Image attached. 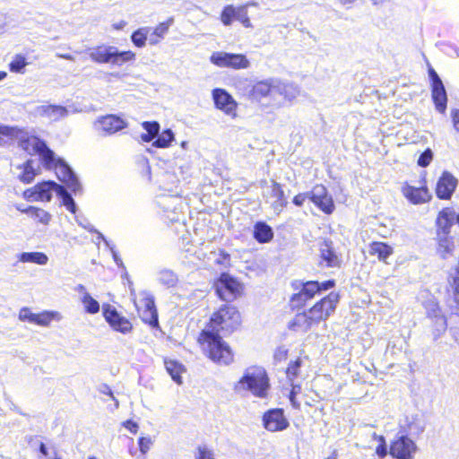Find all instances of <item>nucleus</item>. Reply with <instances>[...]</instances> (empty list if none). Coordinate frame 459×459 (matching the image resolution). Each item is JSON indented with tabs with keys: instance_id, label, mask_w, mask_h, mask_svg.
<instances>
[{
	"instance_id": "56",
	"label": "nucleus",
	"mask_w": 459,
	"mask_h": 459,
	"mask_svg": "<svg viewBox=\"0 0 459 459\" xmlns=\"http://www.w3.org/2000/svg\"><path fill=\"white\" fill-rule=\"evenodd\" d=\"M249 5H255V4L252 3V4H246L239 5V11L238 13V17H237L236 21H238L240 22L243 20H246L247 18H248L247 7Z\"/></svg>"
},
{
	"instance_id": "41",
	"label": "nucleus",
	"mask_w": 459,
	"mask_h": 459,
	"mask_svg": "<svg viewBox=\"0 0 459 459\" xmlns=\"http://www.w3.org/2000/svg\"><path fill=\"white\" fill-rule=\"evenodd\" d=\"M238 11L239 6H234L232 4L226 5L221 13V21L223 25H231L233 20H237Z\"/></svg>"
},
{
	"instance_id": "52",
	"label": "nucleus",
	"mask_w": 459,
	"mask_h": 459,
	"mask_svg": "<svg viewBox=\"0 0 459 459\" xmlns=\"http://www.w3.org/2000/svg\"><path fill=\"white\" fill-rule=\"evenodd\" d=\"M143 129L152 137L155 138L159 135L160 132V124L156 121L154 122H143L142 124Z\"/></svg>"
},
{
	"instance_id": "26",
	"label": "nucleus",
	"mask_w": 459,
	"mask_h": 459,
	"mask_svg": "<svg viewBox=\"0 0 459 459\" xmlns=\"http://www.w3.org/2000/svg\"><path fill=\"white\" fill-rule=\"evenodd\" d=\"M173 22L174 19L170 17L166 22H160L153 30L152 29L150 34L148 35L149 44L152 46L159 44L160 40L164 39Z\"/></svg>"
},
{
	"instance_id": "51",
	"label": "nucleus",
	"mask_w": 459,
	"mask_h": 459,
	"mask_svg": "<svg viewBox=\"0 0 459 459\" xmlns=\"http://www.w3.org/2000/svg\"><path fill=\"white\" fill-rule=\"evenodd\" d=\"M291 385V391L290 393V401L291 403V405L295 409H299L300 403L297 401L296 396L300 393L301 386L299 384H295L294 382H290Z\"/></svg>"
},
{
	"instance_id": "34",
	"label": "nucleus",
	"mask_w": 459,
	"mask_h": 459,
	"mask_svg": "<svg viewBox=\"0 0 459 459\" xmlns=\"http://www.w3.org/2000/svg\"><path fill=\"white\" fill-rule=\"evenodd\" d=\"M427 313L430 317L436 318V325L438 331L444 332L446 329V320L444 316L440 315V309L436 302H429L427 306Z\"/></svg>"
},
{
	"instance_id": "7",
	"label": "nucleus",
	"mask_w": 459,
	"mask_h": 459,
	"mask_svg": "<svg viewBox=\"0 0 459 459\" xmlns=\"http://www.w3.org/2000/svg\"><path fill=\"white\" fill-rule=\"evenodd\" d=\"M333 286V281H326L323 282L307 281L302 283L301 290L292 296L291 302L295 306H301L308 299H313L315 295L319 293L321 290H327Z\"/></svg>"
},
{
	"instance_id": "48",
	"label": "nucleus",
	"mask_w": 459,
	"mask_h": 459,
	"mask_svg": "<svg viewBox=\"0 0 459 459\" xmlns=\"http://www.w3.org/2000/svg\"><path fill=\"white\" fill-rule=\"evenodd\" d=\"M26 58L22 55H16L9 64L11 72L22 73L23 68L27 65Z\"/></svg>"
},
{
	"instance_id": "38",
	"label": "nucleus",
	"mask_w": 459,
	"mask_h": 459,
	"mask_svg": "<svg viewBox=\"0 0 459 459\" xmlns=\"http://www.w3.org/2000/svg\"><path fill=\"white\" fill-rule=\"evenodd\" d=\"M22 212L30 214L34 220L43 225L49 224L52 219L49 212L35 206H29L26 210H22Z\"/></svg>"
},
{
	"instance_id": "20",
	"label": "nucleus",
	"mask_w": 459,
	"mask_h": 459,
	"mask_svg": "<svg viewBox=\"0 0 459 459\" xmlns=\"http://www.w3.org/2000/svg\"><path fill=\"white\" fill-rule=\"evenodd\" d=\"M311 314L307 312L297 314L289 323V327L294 332L306 333L316 323L311 320Z\"/></svg>"
},
{
	"instance_id": "57",
	"label": "nucleus",
	"mask_w": 459,
	"mask_h": 459,
	"mask_svg": "<svg viewBox=\"0 0 459 459\" xmlns=\"http://www.w3.org/2000/svg\"><path fill=\"white\" fill-rule=\"evenodd\" d=\"M100 392L101 394H107V395H109L111 397V399L115 402V407L116 408H118L119 406V403L118 401L116 399V397L113 395V392L111 390V388L106 385V384H103L100 386Z\"/></svg>"
},
{
	"instance_id": "16",
	"label": "nucleus",
	"mask_w": 459,
	"mask_h": 459,
	"mask_svg": "<svg viewBox=\"0 0 459 459\" xmlns=\"http://www.w3.org/2000/svg\"><path fill=\"white\" fill-rule=\"evenodd\" d=\"M19 319L21 321H29L41 326H48L54 319H60L58 312L44 311L39 314L32 313L28 307H23L19 312Z\"/></svg>"
},
{
	"instance_id": "27",
	"label": "nucleus",
	"mask_w": 459,
	"mask_h": 459,
	"mask_svg": "<svg viewBox=\"0 0 459 459\" xmlns=\"http://www.w3.org/2000/svg\"><path fill=\"white\" fill-rule=\"evenodd\" d=\"M156 281L163 287L170 289L178 285L179 279L178 274L173 270L162 268L157 272Z\"/></svg>"
},
{
	"instance_id": "60",
	"label": "nucleus",
	"mask_w": 459,
	"mask_h": 459,
	"mask_svg": "<svg viewBox=\"0 0 459 459\" xmlns=\"http://www.w3.org/2000/svg\"><path fill=\"white\" fill-rule=\"evenodd\" d=\"M123 426L128 429L131 433L135 434L138 431V424L136 422H134L133 420H126L123 423Z\"/></svg>"
},
{
	"instance_id": "35",
	"label": "nucleus",
	"mask_w": 459,
	"mask_h": 459,
	"mask_svg": "<svg viewBox=\"0 0 459 459\" xmlns=\"http://www.w3.org/2000/svg\"><path fill=\"white\" fill-rule=\"evenodd\" d=\"M254 237L260 243H266L270 241L273 233L270 226L264 222H257L254 229Z\"/></svg>"
},
{
	"instance_id": "11",
	"label": "nucleus",
	"mask_w": 459,
	"mask_h": 459,
	"mask_svg": "<svg viewBox=\"0 0 459 459\" xmlns=\"http://www.w3.org/2000/svg\"><path fill=\"white\" fill-rule=\"evenodd\" d=\"M60 185L53 181H44L24 192V197L31 201L49 202L52 193L56 194V187Z\"/></svg>"
},
{
	"instance_id": "24",
	"label": "nucleus",
	"mask_w": 459,
	"mask_h": 459,
	"mask_svg": "<svg viewBox=\"0 0 459 459\" xmlns=\"http://www.w3.org/2000/svg\"><path fill=\"white\" fill-rule=\"evenodd\" d=\"M320 254L323 261L329 267H336L340 265L341 260L333 248L332 242L324 240L320 244Z\"/></svg>"
},
{
	"instance_id": "47",
	"label": "nucleus",
	"mask_w": 459,
	"mask_h": 459,
	"mask_svg": "<svg viewBox=\"0 0 459 459\" xmlns=\"http://www.w3.org/2000/svg\"><path fill=\"white\" fill-rule=\"evenodd\" d=\"M142 320L152 326L158 325V314L156 309L138 311Z\"/></svg>"
},
{
	"instance_id": "45",
	"label": "nucleus",
	"mask_w": 459,
	"mask_h": 459,
	"mask_svg": "<svg viewBox=\"0 0 459 459\" xmlns=\"http://www.w3.org/2000/svg\"><path fill=\"white\" fill-rule=\"evenodd\" d=\"M82 302L87 313L96 314L99 312V302L96 299H94L88 292H84V295L82 297Z\"/></svg>"
},
{
	"instance_id": "21",
	"label": "nucleus",
	"mask_w": 459,
	"mask_h": 459,
	"mask_svg": "<svg viewBox=\"0 0 459 459\" xmlns=\"http://www.w3.org/2000/svg\"><path fill=\"white\" fill-rule=\"evenodd\" d=\"M407 436L418 437L425 430L424 420L419 415L407 417L405 424L401 426Z\"/></svg>"
},
{
	"instance_id": "10",
	"label": "nucleus",
	"mask_w": 459,
	"mask_h": 459,
	"mask_svg": "<svg viewBox=\"0 0 459 459\" xmlns=\"http://www.w3.org/2000/svg\"><path fill=\"white\" fill-rule=\"evenodd\" d=\"M216 108L231 118L237 117L238 103L224 89L216 88L212 92Z\"/></svg>"
},
{
	"instance_id": "44",
	"label": "nucleus",
	"mask_w": 459,
	"mask_h": 459,
	"mask_svg": "<svg viewBox=\"0 0 459 459\" xmlns=\"http://www.w3.org/2000/svg\"><path fill=\"white\" fill-rule=\"evenodd\" d=\"M173 140V132L170 129H167L158 135V138L153 142L152 145L158 148H167Z\"/></svg>"
},
{
	"instance_id": "5",
	"label": "nucleus",
	"mask_w": 459,
	"mask_h": 459,
	"mask_svg": "<svg viewBox=\"0 0 459 459\" xmlns=\"http://www.w3.org/2000/svg\"><path fill=\"white\" fill-rule=\"evenodd\" d=\"M210 61L212 64L221 68L241 70L250 67V61L243 54L216 51L211 55Z\"/></svg>"
},
{
	"instance_id": "40",
	"label": "nucleus",
	"mask_w": 459,
	"mask_h": 459,
	"mask_svg": "<svg viewBox=\"0 0 459 459\" xmlns=\"http://www.w3.org/2000/svg\"><path fill=\"white\" fill-rule=\"evenodd\" d=\"M152 30L151 27H142L133 32L131 40L137 48H143L146 40L149 39V34Z\"/></svg>"
},
{
	"instance_id": "17",
	"label": "nucleus",
	"mask_w": 459,
	"mask_h": 459,
	"mask_svg": "<svg viewBox=\"0 0 459 459\" xmlns=\"http://www.w3.org/2000/svg\"><path fill=\"white\" fill-rule=\"evenodd\" d=\"M457 179L449 172H444L437 181L436 194L440 199H449L457 186Z\"/></svg>"
},
{
	"instance_id": "12",
	"label": "nucleus",
	"mask_w": 459,
	"mask_h": 459,
	"mask_svg": "<svg viewBox=\"0 0 459 459\" xmlns=\"http://www.w3.org/2000/svg\"><path fill=\"white\" fill-rule=\"evenodd\" d=\"M416 450V444L407 435H403L391 444L389 453L397 459H412Z\"/></svg>"
},
{
	"instance_id": "29",
	"label": "nucleus",
	"mask_w": 459,
	"mask_h": 459,
	"mask_svg": "<svg viewBox=\"0 0 459 459\" xmlns=\"http://www.w3.org/2000/svg\"><path fill=\"white\" fill-rule=\"evenodd\" d=\"M113 46H100L90 51V58L100 64H109Z\"/></svg>"
},
{
	"instance_id": "30",
	"label": "nucleus",
	"mask_w": 459,
	"mask_h": 459,
	"mask_svg": "<svg viewBox=\"0 0 459 459\" xmlns=\"http://www.w3.org/2000/svg\"><path fill=\"white\" fill-rule=\"evenodd\" d=\"M403 193L407 199L415 204L424 203L428 199V192L424 188L407 186L403 188Z\"/></svg>"
},
{
	"instance_id": "64",
	"label": "nucleus",
	"mask_w": 459,
	"mask_h": 459,
	"mask_svg": "<svg viewBox=\"0 0 459 459\" xmlns=\"http://www.w3.org/2000/svg\"><path fill=\"white\" fill-rule=\"evenodd\" d=\"M141 138L143 142L145 143H149L151 142L152 140H153L154 138H152L148 133L147 134H143L141 135Z\"/></svg>"
},
{
	"instance_id": "32",
	"label": "nucleus",
	"mask_w": 459,
	"mask_h": 459,
	"mask_svg": "<svg viewBox=\"0 0 459 459\" xmlns=\"http://www.w3.org/2000/svg\"><path fill=\"white\" fill-rule=\"evenodd\" d=\"M368 252L371 255H377L380 261L385 262L393 254L394 250L391 246L383 242H373L369 246Z\"/></svg>"
},
{
	"instance_id": "50",
	"label": "nucleus",
	"mask_w": 459,
	"mask_h": 459,
	"mask_svg": "<svg viewBox=\"0 0 459 459\" xmlns=\"http://www.w3.org/2000/svg\"><path fill=\"white\" fill-rule=\"evenodd\" d=\"M373 438L379 442L378 446L376 448V454L380 457L384 458L387 455V446L385 444V439L383 436H378L376 433L373 434Z\"/></svg>"
},
{
	"instance_id": "6",
	"label": "nucleus",
	"mask_w": 459,
	"mask_h": 459,
	"mask_svg": "<svg viewBox=\"0 0 459 459\" xmlns=\"http://www.w3.org/2000/svg\"><path fill=\"white\" fill-rule=\"evenodd\" d=\"M339 303V294L331 292L327 296L322 298L310 309L311 320L316 325L321 321H325L335 310Z\"/></svg>"
},
{
	"instance_id": "61",
	"label": "nucleus",
	"mask_w": 459,
	"mask_h": 459,
	"mask_svg": "<svg viewBox=\"0 0 459 459\" xmlns=\"http://www.w3.org/2000/svg\"><path fill=\"white\" fill-rule=\"evenodd\" d=\"M429 77L432 81V86L442 82L441 79L439 78V76L437 75V74L435 72V70L433 68H429Z\"/></svg>"
},
{
	"instance_id": "19",
	"label": "nucleus",
	"mask_w": 459,
	"mask_h": 459,
	"mask_svg": "<svg viewBox=\"0 0 459 459\" xmlns=\"http://www.w3.org/2000/svg\"><path fill=\"white\" fill-rule=\"evenodd\" d=\"M276 83L277 80L274 79H268L256 82L254 84L251 91L252 97L257 100H261L266 97L274 98L276 96Z\"/></svg>"
},
{
	"instance_id": "49",
	"label": "nucleus",
	"mask_w": 459,
	"mask_h": 459,
	"mask_svg": "<svg viewBox=\"0 0 459 459\" xmlns=\"http://www.w3.org/2000/svg\"><path fill=\"white\" fill-rule=\"evenodd\" d=\"M301 363L302 360L300 359H297L295 361L290 362L287 368L286 375L290 382H294V378L299 376Z\"/></svg>"
},
{
	"instance_id": "9",
	"label": "nucleus",
	"mask_w": 459,
	"mask_h": 459,
	"mask_svg": "<svg viewBox=\"0 0 459 459\" xmlns=\"http://www.w3.org/2000/svg\"><path fill=\"white\" fill-rule=\"evenodd\" d=\"M126 126L127 123L116 115L103 116L94 122L95 130L101 135L113 134Z\"/></svg>"
},
{
	"instance_id": "53",
	"label": "nucleus",
	"mask_w": 459,
	"mask_h": 459,
	"mask_svg": "<svg viewBox=\"0 0 459 459\" xmlns=\"http://www.w3.org/2000/svg\"><path fill=\"white\" fill-rule=\"evenodd\" d=\"M433 159V153L431 150L428 149L424 152L420 154V156L418 159V165L420 167H427L429 165Z\"/></svg>"
},
{
	"instance_id": "4",
	"label": "nucleus",
	"mask_w": 459,
	"mask_h": 459,
	"mask_svg": "<svg viewBox=\"0 0 459 459\" xmlns=\"http://www.w3.org/2000/svg\"><path fill=\"white\" fill-rule=\"evenodd\" d=\"M241 324V316L238 309L233 306L225 305L211 317L210 332L218 333L220 331L231 333Z\"/></svg>"
},
{
	"instance_id": "3",
	"label": "nucleus",
	"mask_w": 459,
	"mask_h": 459,
	"mask_svg": "<svg viewBox=\"0 0 459 459\" xmlns=\"http://www.w3.org/2000/svg\"><path fill=\"white\" fill-rule=\"evenodd\" d=\"M199 342L204 351L215 363L229 365L233 361L230 347L218 334L205 330L202 333Z\"/></svg>"
},
{
	"instance_id": "23",
	"label": "nucleus",
	"mask_w": 459,
	"mask_h": 459,
	"mask_svg": "<svg viewBox=\"0 0 459 459\" xmlns=\"http://www.w3.org/2000/svg\"><path fill=\"white\" fill-rule=\"evenodd\" d=\"M37 113L50 120L56 121L68 114L66 108L58 105H43L37 108Z\"/></svg>"
},
{
	"instance_id": "33",
	"label": "nucleus",
	"mask_w": 459,
	"mask_h": 459,
	"mask_svg": "<svg viewBox=\"0 0 459 459\" xmlns=\"http://www.w3.org/2000/svg\"><path fill=\"white\" fill-rule=\"evenodd\" d=\"M134 59L135 54L133 51H119L116 47H113L109 64L112 65L121 66L127 62L134 61Z\"/></svg>"
},
{
	"instance_id": "37",
	"label": "nucleus",
	"mask_w": 459,
	"mask_h": 459,
	"mask_svg": "<svg viewBox=\"0 0 459 459\" xmlns=\"http://www.w3.org/2000/svg\"><path fill=\"white\" fill-rule=\"evenodd\" d=\"M164 364L167 372L171 376L172 379L178 385L182 384L181 374L184 371L183 365L173 359H165Z\"/></svg>"
},
{
	"instance_id": "58",
	"label": "nucleus",
	"mask_w": 459,
	"mask_h": 459,
	"mask_svg": "<svg viewBox=\"0 0 459 459\" xmlns=\"http://www.w3.org/2000/svg\"><path fill=\"white\" fill-rule=\"evenodd\" d=\"M198 459H215L213 453L206 447H199Z\"/></svg>"
},
{
	"instance_id": "59",
	"label": "nucleus",
	"mask_w": 459,
	"mask_h": 459,
	"mask_svg": "<svg viewBox=\"0 0 459 459\" xmlns=\"http://www.w3.org/2000/svg\"><path fill=\"white\" fill-rule=\"evenodd\" d=\"M309 198V194H299L293 198V204L297 206H302L305 201Z\"/></svg>"
},
{
	"instance_id": "36",
	"label": "nucleus",
	"mask_w": 459,
	"mask_h": 459,
	"mask_svg": "<svg viewBox=\"0 0 459 459\" xmlns=\"http://www.w3.org/2000/svg\"><path fill=\"white\" fill-rule=\"evenodd\" d=\"M22 263H33L39 265L47 264L48 257L42 252H23L19 255Z\"/></svg>"
},
{
	"instance_id": "1",
	"label": "nucleus",
	"mask_w": 459,
	"mask_h": 459,
	"mask_svg": "<svg viewBox=\"0 0 459 459\" xmlns=\"http://www.w3.org/2000/svg\"><path fill=\"white\" fill-rule=\"evenodd\" d=\"M21 137V146L30 154L37 153L40 156L43 165L48 169H54L58 179L66 184L74 193L81 192L82 186L71 167L61 158H57L46 143L36 136L23 139Z\"/></svg>"
},
{
	"instance_id": "15",
	"label": "nucleus",
	"mask_w": 459,
	"mask_h": 459,
	"mask_svg": "<svg viewBox=\"0 0 459 459\" xmlns=\"http://www.w3.org/2000/svg\"><path fill=\"white\" fill-rule=\"evenodd\" d=\"M263 424L265 429L271 432L281 431L289 427V421L281 409L266 411L263 416Z\"/></svg>"
},
{
	"instance_id": "28",
	"label": "nucleus",
	"mask_w": 459,
	"mask_h": 459,
	"mask_svg": "<svg viewBox=\"0 0 459 459\" xmlns=\"http://www.w3.org/2000/svg\"><path fill=\"white\" fill-rule=\"evenodd\" d=\"M275 87L276 95L282 96L283 99L289 102H291L299 95V89L295 84L277 81Z\"/></svg>"
},
{
	"instance_id": "43",
	"label": "nucleus",
	"mask_w": 459,
	"mask_h": 459,
	"mask_svg": "<svg viewBox=\"0 0 459 459\" xmlns=\"http://www.w3.org/2000/svg\"><path fill=\"white\" fill-rule=\"evenodd\" d=\"M137 311L156 309L153 298L148 293H142L139 299L134 300Z\"/></svg>"
},
{
	"instance_id": "54",
	"label": "nucleus",
	"mask_w": 459,
	"mask_h": 459,
	"mask_svg": "<svg viewBox=\"0 0 459 459\" xmlns=\"http://www.w3.org/2000/svg\"><path fill=\"white\" fill-rule=\"evenodd\" d=\"M138 445L141 454L143 456L150 450L152 445V440L149 437H143L139 438Z\"/></svg>"
},
{
	"instance_id": "2",
	"label": "nucleus",
	"mask_w": 459,
	"mask_h": 459,
	"mask_svg": "<svg viewBox=\"0 0 459 459\" xmlns=\"http://www.w3.org/2000/svg\"><path fill=\"white\" fill-rule=\"evenodd\" d=\"M270 389L269 377L262 367L246 368L241 378L236 383L234 390L238 394L249 393L258 398H266Z\"/></svg>"
},
{
	"instance_id": "13",
	"label": "nucleus",
	"mask_w": 459,
	"mask_h": 459,
	"mask_svg": "<svg viewBox=\"0 0 459 459\" xmlns=\"http://www.w3.org/2000/svg\"><path fill=\"white\" fill-rule=\"evenodd\" d=\"M264 197L276 214H279L288 203L281 185L275 181H272V185L264 192Z\"/></svg>"
},
{
	"instance_id": "18",
	"label": "nucleus",
	"mask_w": 459,
	"mask_h": 459,
	"mask_svg": "<svg viewBox=\"0 0 459 459\" xmlns=\"http://www.w3.org/2000/svg\"><path fill=\"white\" fill-rule=\"evenodd\" d=\"M104 316L112 328L122 333H127L132 330V324L124 316H121L116 309L110 307L104 310Z\"/></svg>"
},
{
	"instance_id": "8",
	"label": "nucleus",
	"mask_w": 459,
	"mask_h": 459,
	"mask_svg": "<svg viewBox=\"0 0 459 459\" xmlns=\"http://www.w3.org/2000/svg\"><path fill=\"white\" fill-rule=\"evenodd\" d=\"M215 290L221 299L232 301L241 294L242 285L230 274L222 273L215 283Z\"/></svg>"
},
{
	"instance_id": "63",
	"label": "nucleus",
	"mask_w": 459,
	"mask_h": 459,
	"mask_svg": "<svg viewBox=\"0 0 459 459\" xmlns=\"http://www.w3.org/2000/svg\"><path fill=\"white\" fill-rule=\"evenodd\" d=\"M126 21H120V22H118L117 23H114L113 24V28L115 30H123L126 27Z\"/></svg>"
},
{
	"instance_id": "14",
	"label": "nucleus",
	"mask_w": 459,
	"mask_h": 459,
	"mask_svg": "<svg viewBox=\"0 0 459 459\" xmlns=\"http://www.w3.org/2000/svg\"><path fill=\"white\" fill-rule=\"evenodd\" d=\"M308 194L309 199L324 212L331 214L333 212V198L323 185H316Z\"/></svg>"
},
{
	"instance_id": "46",
	"label": "nucleus",
	"mask_w": 459,
	"mask_h": 459,
	"mask_svg": "<svg viewBox=\"0 0 459 459\" xmlns=\"http://www.w3.org/2000/svg\"><path fill=\"white\" fill-rule=\"evenodd\" d=\"M23 133L22 129L17 126H6L0 123V134L6 136L10 139H16Z\"/></svg>"
},
{
	"instance_id": "62",
	"label": "nucleus",
	"mask_w": 459,
	"mask_h": 459,
	"mask_svg": "<svg viewBox=\"0 0 459 459\" xmlns=\"http://www.w3.org/2000/svg\"><path fill=\"white\" fill-rule=\"evenodd\" d=\"M453 120L455 128L459 132V110L454 113Z\"/></svg>"
},
{
	"instance_id": "55",
	"label": "nucleus",
	"mask_w": 459,
	"mask_h": 459,
	"mask_svg": "<svg viewBox=\"0 0 459 459\" xmlns=\"http://www.w3.org/2000/svg\"><path fill=\"white\" fill-rule=\"evenodd\" d=\"M76 221L83 229H85L91 232H96L98 234V238L103 240L107 245H108V243L106 240V238H104V236L100 232L97 231L90 222H88L86 221H82L79 219H76Z\"/></svg>"
},
{
	"instance_id": "25",
	"label": "nucleus",
	"mask_w": 459,
	"mask_h": 459,
	"mask_svg": "<svg viewBox=\"0 0 459 459\" xmlns=\"http://www.w3.org/2000/svg\"><path fill=\"white\" fill-rule=\"evenodd\" d=\"M437 253L444 259L452 255L455 250V242L449 234H437Z\"/></svg>"
},
{
	"instance_id": "22",
	"label": "nucleus",
	"mask_w": 459,
	"mask_h": 459,
	"mask_svg": "<svg viewBox=\"0 0 459 459\" xmlns=\"http://www.w3.org/2000/svg\"><path fill=\"white\" fill-rule=\"evenodd\" d=\"M455 218V212L450 209L442 210L437 219V234H449Z\"/></svg>"
},
{
	"instance_id": "31",
	"label": "nucleus",
	"mask_w": 459,
	"mask_h": 459,
	"mask_svg": "<svg viewBox=\"0 0 459 459\" xmlns=\"http://www.w3.org/2000/svg\"><path fill=\"white\" fill-rule=\"evenodd\" d=\"M432 98L436 108L439 112H444L446 108V92L443 82L432 86Z\"/></svg>"
},
{
	"instance_id": "39",
	"label": "nucleus",
	"mask_w": 459,
	"mask_h": 459,
	"mask_svg": "<svg viewBox=\"0 0 459 459\" xmlns=\"http://www.w3.org/2000/svg\"><path fill=\"white\" fill-rule=\"evenodd\" d=\"M18 169H22L21 174L18 176L19 179L26 184L30 183L37 174L33 167V161L30 160H28L22 165L19 166Z\"/></svg>"
},
{
	"instance_id": "42",
	"label": "nucleus",
	"mask_w": 459,
	"mask_h": 459,
	"mask_svg": "<svg viewBox=\"0 0 459 459\" xmlns=\"http://www.w3.org/2000/svg\"><path fill=\"white\" fill-rule=\"evenodd\" d=\"M56 195L62 199L63 205L65 206L69 212L75 213V202L64 186H60L56 187Z\"/></svg>"
}]
</instances>
